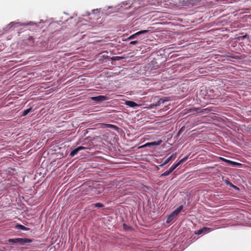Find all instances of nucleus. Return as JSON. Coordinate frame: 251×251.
<instances>
[{
    "instance_id": "f8f14e48",
    "label": "nucleus",
    "mask_w": 251,
    "mask_h": 251,
    "mask_svg": "<svg viewBox=\"0 0 251 251\" xmlns=\"http://www.w3.org/2000/svg\"><path fill=\"white\" fill-rule=\"evenodd\" d=\"M174 217H175V216L172 214V213H171L169 215L168 218H167L166 222L167 223H169L170 222H171L173 220V219L174 218Z\"/></svg>"
},
{
    "instance_id": "6e6552de",
    "label": "nucleus",
    "mask_w": 251,
    "mask_h": 251,
    "mask_svg": "<svg viewBox=\"0 0 251 251\" xmlns=\"http://www.w3.org/2000/svg\"><path fill=\"white\" fill-rule=\"evenodd\" d=\"M125 103L126 105L131 107H134L138 105L135 102L129 100L126 101Z\"/></svg>"
},
{
    "instance_id": "4be33fe9",
    "label": "nucleus",
    "mask_w": 251,
    "mask_h": 251,
    "mask_svg": "<svg viewBox=\"0 0 251 251\" xmlns=\"http://www.w3.org/2000/svg\"><path fill=\"white\" fill-rule=\"evenodd\" d=\"M176 168L175 167V166L174 165L173 166H172L170 169H169V171L172 173Z\"/></svg>"
},
{
    "instance_id": "ddd939ff",
    "label": "nucleus",
    "mask_w": 251,
    "mask_h": 251,
    "mask_svg": "<svg viewBox=\"0 0 251 251\" xmlns=\"http://www.w3.org/2000/svg\"><path fill=\"white\" fill-rule=\"evenodd\" d=\"M16 227L17 228L21 229H22V230H25L26 229V227L25 226H24L23 225H19V224H17L16 226Z\"/></svg>"
},
{
    "instance_id": "a878e982",
    "label": "nucleus",
    "mask_w": 251,
    "mask_h": 251,
    "mask_svg": "<svg viewBox=\"0 0 251 251\" xmlns=\"http://www.w3.org/2000/svg\"><path fill=\"white\" fill-rule=\"evenodd\" d=\"M137 43V41H133L130 42V44L131 45H135Z\"/></svg>"
},
{
    "instance_id": "2eb2a0df",
    "label": "nucleus",
    "mask_w": 251,
    "mask_h": 251,
    "mask_svg": "<svg viewBox=\"0 0 251 251\" xmlns=\"http://www.w3.org/2000/svg\"><path fill=\"white\" fill-rule=\"evenodd\" d=\"M171 160V157H168V158H167L164 161V162L162 163V164L161 165L162 166L166 165V164H167L170 160Z\"/></svg>"
},
{
    "instance_id": "f257e3e1",
    "label": "nucleus",
    "mask_w": 251,
    "mask_h": 251,
    "mask_svg": "<svg viewBox=\"0 0 251 251\" xmlns=\"http://www.w3.org/2000/svg\"><path fill=\"white\" fill-rule=\"evenodd\" d=\"M8 242L12 244H19L21 245H25L27 243H30L32 240L27 238H15V239H9Z\"/></svg>"
},
{
    "instance_id": "0eeeda50",
    "label": "nucleus",
    "mask_w": 251,
    "mask_h": 251,
    "mask_svg": "<svg viewBox=\"0 0 251 251\" xmlns=\"http://www.w3.org/2000/svg\"><path fill=\"white\" fill-rule=\"evenodd\" d=\"M161 142H162V141L161 140H159L157 142H151V143H147L144 145V146L147 147V146H158V145H159Z\"/></svg>"
},
{
    "instance_id": "c756f323",
    "label": "nucleus",
    "mask_w": 251,
    "mask_h": 251,
    "mask_svg": "<svg viewBox=\"0 0 251 251\" xmlns=\"http://www.w3.org/2000/svg\"><path fill=\"white\" fill-rule=\"evenodd\" d=\"M232 187H233V188H234L235 190H239V188H238L237 186H235V185H233V186H232Z\"/></svg>"
},
{
    "instance_id": "6ab92c4d",
    "label": "nucleus",
    "mask_w": 251,
    "mask_h": 251,
    "mask_svg": "<svg viewBox=\"0 0 251 251\" xmlns=\"http://www.w3.org/2000/svg\"><path fill=\"white\" fill-rule=\"evenodd\" d=\"M201 229L202 230L203 232H205V233L209 231V230H210V229L209 228H207V227H203Z\"/></svg>"
},
{
    "instance_id": "7c9ffc66",
    "label": "nucleus",
    "mask_w": 251,
    "mask_h": 251,
    "mask_svg": "<svg viewBox=\"0 0 251 251\" xmlns=\"http://www.w3.org/2000/svg\"><path fill=\"white\" fill-rule=\"evenodd\" d=\"M96 11H98V9H94V10H93V11H93V13H95V12Z\"/></svg>"
},
{
    "instance_id": "bb28decb",
    "label": "nucleus",
    "mask_w": 251,
    "mask_h": 251,
    "mask_svg": "<svg viewBox=\"0 0 251 251\" xmlns=\"http://www.w3.org/2000/svg\"><path fill=\"white\" fill-rule=\"evenodd\" d=\"M5 32H6V31L4 30V29H3L2 31H1L0 30V35H2L3 34H4Z\"/></svg>"
},
{
    "instance_id": "b1692460",
    "label": "nucleus",
    "mask_w": 251,
    "mask_h": 251,
    "mask_svg": "<svg viewBox=\"0 0 251 251\" xmlns=\"http://www.w3.org/2000/svg\"><path fill=\"white\" fill-rule=\"evenodd\" d=\"M176 153H173L172 155H171L169 157H171V159L173 158H175L176 157Z\"/></svg>"
},
{
    "instance_id": "cd10ccee",
    "label": "nucleus",
    "mask_w": 251,
    "mask_h": 251,
    "mask_svg": "<svg viewBox=\"0 0 251 251\" xmlns=\"http://www.w3.org/2000/svg\"><path fill=\"white\" fill-rule=\"evenodd\" d=\"M181 164V163H179V161L177 163H176L174 166H175L176 168L177 167H178Z\"/></svg>"
},
{
    "instance_id": "423d86ee",
    "label": "nucleus",
    "mask_w": 251,
    "mask_h": 251,
    "mask_svg": "<svg viewBox=\"0 0 251 251\" xmlns=\"http://www.w3.org/2000/svg\"><path fill=\"white\" fill-rule=\"evenodd\" d=\"M85 148L84 147H82V146H80V147H78V148L75 149V150H74L73 151H72L70 153V155L71 156H74L75 155L77 152L81 150H84L85 149Z\"/></svg>"
},
{
    "instance_id": "9d476101",
    "label": "nucleus",
    "mask_w": 251,
    "mask_h": 251,
    "mask_svg": "<svg viewBox=\"0 0 251 251\" xmlns=\"http://www.w3.org/2000/svg\"><path fill=\"white\" fill-rule=\"evenodd\" d=\"M105 126L106 127L112 128L115 130H118L119 129V128L117 126L113 125L106 124V125H105Z\"/></svg>"
},
{
    "instance_id": "5701e85b",
    "label": "nucleus",
    "mask_w": 251,
    "mask_h": 251,
    "mask_svg": "<svg viewBox=\"0 0 251 251\" xmlns=\"http://www.w3.org/2000/svg\"><path fill=\"white\" fill-rule=\"evenodd\" d=\"M203 233L202 230L201 229H199L197 232H196V234H201V233Z\"/></svg>"
},
{
    "instance_id": "20e7f679",
    "label": "nucleus",
    "mask_w": 251,
    "mask_h": 251,
    "mask_svg": "<svg viewBox=\"0 0 251 251\" xmlns=\"http://www.w3.org/2000/svg\"><path fill=\"white\" fill-rule=\"evenodd\" d=\"M150 30H141V31H138L136 33H135V34L130 36L128 38H127V40H131V39H135L137 37V36L141 34H144V33H147L148 31H149Z\"/></svg>"
},
{
    "instance_id": "f03ea898",
    "label": "nucleus",
    "mask_w": 251,
    "mask_h": 251,
    "mask_svg": "<svg viewBox=\"0 0 251 251\" xmlns=\"http://www.w3.org/2000/svg\"><path fill=\"white\" fill-rule=\"evenodd\" d=\"M24 25V24L18 22H12L8 25H6V26L4 28V30L5 31H7L13 27L22 26Z\"/></svg>"
},
{
    "instance_id": "a211bd4d",
    "label": "nucleus",
    "mask_w": 251,
    "mask_h": 251,
    "mask_svg": "<svg viewBox=\"0 0 251 251\" xmlns=\"http://www.w3.org/2000/svg\"><path fill=\"white\" fill-rule=\"evenodd\" d=\"M188 158V157L187 156H186L184 158H183L182 159H181L180 161H179V163H183L184 161H185Z\"/></svg>"
},
{
    "instance_id": "4468645a",
    "label": "nucleus",
    "mask_w": 251,
    "mask_h": 251,
    "mask_svg": "<svg viewBox=\"0 0 251 251\" xmlns=\"http://www.w3.org/2000/svg\"><path fill=\"white\" fill-rule=\"evenodd\" d=\"M32 109L31 108H29L28 109H27L26 110H25L23 112V115L25 116L28 113L31 111Z\"/></svg>"
},
{
    "instance_id": "9b49d317",
    "label": "nucleus",
    "mask_w": 251,
    "mask_h": 251,
    "mask_svg": "<svg viewBox=\"0 0 251 251\" xmlns=\"http://www.w3.org/2000/svg\"><path fill=\"white\" fill-rule=\"evenodd\" d=\"M227 163H229L230 165H232V166H235L241 165V164L239 163L234 162L231 160H229L228 161H227Z\"/></svg>"
},
{
    "instance_id": "aec40b11",
    "label": "nucleus",
    "mask_w": 251,
    "mask_h": 251,
    "mask_svg": "<svg viewBox=\"0 0 251 251\" xmlns=\"http://www.w3.org/2000/svg\"><path fill=\"white\" fill-rule=\"evenodd\" d=\"M225 183L226 184H227V185H229L231 187H232L233 186V184L231 182H230L228 180H226Z\"/></svg>"
},
{
    "instance_id": "7ed1b4c3",
    "label": "nucleus",
    "mask_w": 251,
    "mask_h": 251,
    "mask_svg": "<svg viewBox=\"0 0 251 251\" xmlns=\"http://www.w3.org/2000/svg\"><path fill=\"white\" fill-rule=\"evenodd\" d=\"M91 99L98 103H100L103 101L107 100V98L104 96H99L97 97H93Z\"/></svg>"
},
{
    "instance_id": "39448f33",
    "label": "nucleus",
    "mask_w": 251,
    "mask_h": 251,
    "mask_svg": "<svg viewBox=\"0 0 251 251\" xmlns=\"http://www.w3.org/2000/svg\"><path fill=\"white\" fill-rule=\"evenodd\" d=\"M206 110L205 109H201V108H194L190 109L191 112H193V114L202 113Z\"/></svg>"
},
{
    "instance_id": "1a4fd4ad",
    "label": "nucleus",
    "mask_w": 251,
    "mask_h": 251,
    "mask_svg": "<svg viewBox=\"0 0 251 251\" xmlns=\"http://www.w3.org/2000/svg\"><path fill=\"white\" fill-rule=\"evenodd\" d=\"M183 206L182 205L179 206L177 209L174 210L172 213L175 217L182 210Z\"/></svg>"
},
{
    "instance_id": "393cba45",
    "label": "nucleus",
    "mask_w": 251,
    "mask_h": 251,
    "mask_svg": "<svg viewBox=\"0 0 251 251\" xmlns=\"http://www.w3.org/2000/svg\"><path fill=\"white\" fill-rule=\"evenodd\" d=\"M96 206L97 207H102L103 206V205L101 203H97L96 204Z\"/></svg>"
},
{
    "instance_id": "f3484780",
    "label": "nucleus",
    "mask_w": 251,
    "mask_h": 251,
    "mask_svg": "<svg viewBox=\"0 0 251 251\" xmlns=\"http://www.w3.org/2000/svg\"><path fill=\"white\" fill-rule=\"evenodd\" d=\"M171 173V172L169 170V171H166L165 172H164L163 174H162V176H168Z\"/></svg>"
},
{
    "instance_id": "dca6fc26",
    "label": "nucleus",
    "mask_w": 251,
    "mask_h": 251,
    "mask_svg": "<svg viewBox=\"0 0 251 251\" xmlns=\"http://www.w3.org/2000/svg\"><path fill=\"white\" fill-rule=\"evenodd\" d=\"M166 101H167V100L161 99L158 101V104H163Z\"/></svg>"
},
{
    "instance_id": "c85d7f7f",
    "label": "nucleus",
    "mask_w": 251,
    "mask_h": 251,
    "mask_svg": "<svg viewBox=\"0 0 251 251\" xmlns=\"http://www.w3.org/2000/svg\"><path fill=\"white\" fill-rule=\"evenodd\" d=\"M117 58H119V57H113L112 58V60H118L117 59Z\"/></svg>"
},
{
    "instance_id": "412c9836",
    "label": "nucleus",
    "mask_w": 251,
    "mask_h": 251,
    "mask_svg": "<svg viewBox=\"0 0 251 251\" xmlns=\"http://www.w3.org/2000/svg\"><path fill=\"white\" fill-rule=\"evenodd\" d=\"M219 159L221 160H222V161H225V162H227V161H228L229 160H227L226 159H225V158L221 157H219Z\"/></svg>"
}]
</instances>
